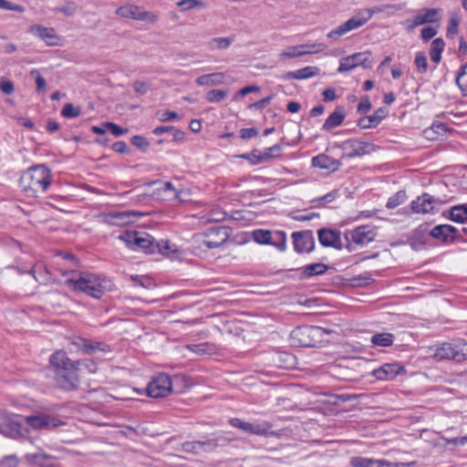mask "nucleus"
Masks as SVG:
<instances>
[{
    "label": "nucleus",
    "mask_w": 467,
    "mask_h": 467,
    "mask_svg": "<svg viewBox=\"0 0 467 467\" xmlns=\"http://www.w3.org/2000/svg\"><path fill=\"white\" fill-rule=\"evenodd\" d=\"M67 276L65 285L76 292L84 293L94 298H100L111 288V284L106 278L89 272L63 271Z\"/></svg>",
    "instance_id": "1"
},
{
    "label": "nucleus",
    "mask_w": 467,
    "mask_h": 467,
    "mask_svg": "<svg viewBox=\"0 0 467 467\" xmlns=\"http://www.w3.org/2000/svg\"><path fill=\"white\" fill-rule=\"evenodd\" d=\"M19 183L27 196L36 197L50 185V171L45 165L32 167L22 174Z\"/></svg>",
    "instance_id": "2"
},
{
    "label": "nucleus",
    "mask_w": 467,
    "mask_h": 467,
    "mask_svg": "<svg viewBox=\"0 0 467 467\" xmlns=\"http://www.w3.org/2000/svg\"><path fill=\"white\" fill-rule=\"evenodd\" d=\"M431 357L436 361H453L462 363L467 360V340L454 338L448 342H442L431 347Z\"/></svg>",
    "instance_id": "3"
},
{
    "label": "nucleus",
    "mask_w": 467,
    "mask_h": 467,
    "mask_svg": "<svg viewBox=\"0 0 467 467\" xmlns=\"http://www.w3.org/2000/svg\"><path fill=\"white\" fill-rule=\"evenodd\" d=\"M119 239L125 242L128 247L136 250L140 249L146 254H152L157 247L161 253L171 249L168 242L154 243L152 236L146 233L125 232L119 235Z\"/></svg>",
    "instance_id": "4"
},
{
    "label": "nucleus",
    "mask_w": 467,
    "mask_h": 467,
    "mask_svg": "<svg viewBox=\"0 0 467 467\" xmlns=\"http://www.w3.org/2000/svg\"><path fill=\"white\" fill-rule=\"evenodd\" d=\"M382 10L383 9L379 7L359 9L345 23L328 32L327 36L329 39L336 41L343 35L361 27L370 20L375 14L381 12Z\"/></svg>",
    "instance_id": "5"
},
{
    "label": "nucleus",
    "mask_w": 467,
    "mask_h": 467,
    "mask_svg": "<svg viewBox=\"0 0 467 467\" xmlns=\"http://www.w3.org/2000/svg\"><path fill=\"white\" fill-rule=\"evenodd\" d=\"M324 333V329L320 327H297L290 333V342L296 348H316L322 343Z\"/></svg>",
    "instance_id": "6"
},
{
    "label": "nucleus",
    "mask_w": 467,
    "mask_h": 467,
    "mask_svg": "<svg viewBox=\"0 0 467 467\" xmlns=\"http://www.w3.org/2000/svg\"><path fill=\"white\" fill-rule=\"evenodd\" d=\"M344 235L347 241V250L353 252L356 245L364 246L373 242L377 237V229L374 226L364 224L346 231Z\"/></svg>",
    "instance_id": "7"
},
{
    "label": "nucleus",
    "mask_w": 467,
    "mask_h": 467,
    "mask_svg": "<svg viewBox=\"0 0 467 467\" xmlns=\"http://www.w3.org/2000/svg\"><path fill=\"white\" fill-rule=\"evenodd\" d=\"M5 427L3 429V434L5 437L18 440V439H29V429L25 421V417L12 414L5 418Z\"/></svg>",
    "instance_id": "8"
},
{
    "label": "nucleus",
    "mask_w": 467,
    "mask_h": 467,
    "mask_svg": "<svg viewBox=\"0 0 467 467\" xmlns=\"http://www.w3.org/2000/svg\"><path fill=\"white\" fill-rule=\"evenodd\" d=\"M231 230L226 226H214L203 233L202 244L209 249L218 248L230 237Z\"/></svg>",
    "instance_id": "9"
},
{
    "label": "nucleus",
    "mask_w": 467,
    "mask_h": 467,
    "mask_svg": "<svg viewBox=\"0 0 467 467\" xmlns=\"http://www.w3.org/2000/svg\"><path fill=\"white\" fill-rule=\"evenodd\" d=\"M172 383L169 375L158 374L147 387V394L151 398H162L171 394Z\"/></svg>",
    "instance_id": "10"
},
{
    "label": "nucleus",
    "mask_w": 467,
    "mask_h": 467,
    "mask_svg": "<svg viewBox=\"0 0 467 467\" xmlns=\"http://www.w3.org/2000/svg\"><path fill=\"white\" fill-rule=\"evenodd\" d=\"M358 66H361L364 68H369L372 67L370 53L359 52L341 58L339 60L337 71L340 73L348 72Z\"/></svg>",
    "instance_id": "11"
},
{
    "label": "nucleus",
    "mask_w": 467,
    "mask_h": 467,
    "mask_svg": "<svg viewBox=\"0 0 467 467\" xmlns=\"http://www.w3.org/2000/svg\"><path fill=\"white\" fill-rule=\"evenodd\" d=\"M291 237L294 250L297 254H309L315 249V238L311 230L294 232Z\"/></svg>",
    "instance_id": "12"
},
{
    "label": "nucleus",
    "mask_w": 467,
    "mask_h": 467,
    "mask_svg": "<svg viewBox=\"0 0 467 467\" xmlns=\"http://www.w3.org/2000/svg\"><path fill=\"white\" fill-rule=\"evenodd\" d=\"M342 149L346 150L344 157L353 159L366 154H369L375 150L374 144L358 140H348L343 142Z\"/></svg>",
    "instance_id": "13"
},
{
    "label": "nucleus",
    "mask_w": 467,
    "mask_h": 467,
    "mask_svg": "<svg viewBox=\"0 0 467 467\" xmlns=\"http://www.w3.org/2000/svg\"><path fill=\"white\" fill-rule=\"evenodd\" d=\"M231 426L234 428H238L244 431L245 433L259 435V436H267L269 434V430L272 425L267 421L261 422H245L238 418H233L229 420Z\"/></svg>",
    "instance_id": "14"
},
{
    "label": "nucleus",
    "mask_w": 467,
    "mask_h": 467,
    "mask_svg": "<svg viewBox=\"0 0 467 467\" xmlns=\"http://www.w3.org/2000/svg\"><path fill=\"white\" fill-rule=\"evenodd\" d=\"M77 368L60 369L55 372V380L57 385L67 391L78 389L79 379L77 374Z\"/></svg>",
    "instance_id": "15"
},
{
    "label": "nucleus",
    "mask_w": 467,
    "mask_h": 467,
    "mask_svg": "<svg viewBox=\"0 0 467 467\" xmlns=\"http://www.w3.org/2000/svg\"><path fill=\"white\" fill-rule=\"evenodd\" d=\"M25 421L26 426L36 431L57 428L64 424L62 420L46 414L26 416L25 417Z\"/></svg>",
    "instance_id": "16"
},
{
    "label": "nucleus",
    "mask_w": 467,
    "mask_h": 467,
    "mask_svg": "<svg viewBox=\"0 0 467 467\" xmlns=\"http://www.w3.org/2000/svg\"><path fill=\"white\" fill-rule=\"evenodd\" d=\"M117 15L121 17L132 18L140 21H148L155 23L157 21V16L141 10L139 6L134 5H126L120 6L116 11Z\"/></svg>",
    "instance_id": "17"
},
{
    "label": "nucleus",
    "mask_w": 467,
    "mask_h": 467,
    "mask_svg": "<svg viewBox=\"0 0 467 467\" xmlns=\"http://www.w3.org/2000/svg\"><path fill=\"white\" fill-rule=\"evenodd\" d=\"M28 32L41 38L49 47L59 45L60 37L52 27L33 25L29 27Z\"/></svg>",
    "instance_id": "18"
},
{
    "label": "nucleus",
    "mask_w": 467,
    "mask_h": 467,
    "mask_svg": "<svg viewBox=\"0 0 467 467\" xmlns=\"http://www.w3.org/2000/svg\"><path fill=\"white\" fill-rule=\"evenodd\" d=\"M441 201L434 198L429 193H423L410 203L411 210L415 213H431L436 204H440Z\"/></svg>",
    "instance_id": "19"
},
{
    "label": "nucleus",
    "mask_w": 467,
    "mask_h": 467,
    "mask_svg": "<svg viewBox=\"0 0 467 467\" xmlns=\"http://www.w3.org/2000/svg\"><path fill=\"white\" fill-rule=\"evenodd\" d=\"M318 241L325 247H334L340 249L341 238L340 233L337 230L322 228L317 231Z\"/></svg>",
    "instance_id": "20"
},
{
    "label": "nucleus",
    "mask_w": 467,
    "mask_h": 467,
    "mask_svg": "<svg viewBox=\"0 0 467 467\" xmlns=\"http://www.w3.org/2000/svg\"><path fill=\"white\" fill-rule=\"evenodd\" d=\"M72 345L88 354L94 353L96 351H101L104 353L111 351L110 346L104 342H93L83 337H78L77 340L72 342Z\"/></svg>",
    "instance_id": "21"
},
{
    "label": "nucleus",
    "mask_w": 467,
    "mask_h": 467,
    "mask_svg": "<svg viewBox=\"0 0 467 467\" xmlns=\"http://www.w3.org/2000/svg\"><path fill=\"white\" fill-rule=\"evenodd\" d=\"M403 368L396 363H386L381 367L374 369L371 372V375L375 377L379 380H392L394 379L401 371Z\"/></svg>",
    "instance_id": "22"
},
{
    "label": "nucleus",
    "mask_w": 467,
    "mask_h": 467,
    "mask_svg": "<svg viewBox=\"0 0 467 467\" xmlns=\"http://www.w3.org/2000/svg\"><path fill=\"white\" fill-rule=\"evenodd\" d=\"M232 441V438L225 436L224 434L218 435L215 438H209L204 441H199L200 444V454L202 452H212L219 446H224Z\"/></svg>",
    "instance_id": "23"
},
{
    "label": "nucleus",
    "mask_w": 467,
    "mask_h": 467,
    "mask_svg": "<svg viewBox=\"0 0 467 467\" xmlns=\"http://www.w3.org/2000/svg\"><path fill=\"white\" fill-rule=\"evenodd\" d=\"M50 365L54 368L55 372L60 369L75 368L76 361L70 360L67 353L63 350L56 351L49 358Z\"/></svg>",
    "instance_id": "24"
},
{
    "label": "nucleus",
    "mask_w": 467,
    "mask_h": 467,
    "mask_svg": "<svg viewBox=\"0 0 467 467\" xmlns=\"http://www.w3.org/2000/svg\"><path fill=\"white\" fill-rule=\"evenodd\" d=\"M456 229L449 224H441L435 226L431 232L430 235L435 239H440L443 242H451L455 238Z\"/></svg>",
    "instance_id": "25"
},
{
    "label": "nucleus",
    "mask_w": 467,
    "mask_h": 467,
    "mask_svg": "<svg viewBox=\"0 0 467 467\" xmlns=\"http://www.w3.org/2000/svg\"><path fill=\"white\" fill-rule=\"evenodd\" d=\"M312 165L323 170L337 171L340 167V162L337 160L330 158L326 154H319L312 158Z\"/></svg>",
    "instance_id": "26"
},
{
    "label": "nucleus",
    "mask_w": 467,
    "mask_h": 467,
    "mask_svg": "<svg viewBox=\"0 0 467 467\" xmlns=\"http://www.w3.org/2000/svg\"><path fill=\"white\" fill-rule=\"evenodd\" d=\"M346 114L344 109L342 107L336 108V109L326 119L325 123L323 124L322 130L329 131L340 126L343 123Z\"/></svg>",
    "instance_id": "27"
},
{
    "label": "nucleus",
    "mask_w": 467,
    "mask_h": 467,
    "mask_svg": "<svg viewBox=\"0 0 467 467\" xmlns=\"http://www.w3.org/2000/svg\"><path fill=\"white\" fill-rule=\"evenodd\" d=\"M448 127L442 122H434L423 130V136L428 140H437L446 135Z\"/></svg>",
    "instance_id": "28"
},
{
    "label": "nucleus",
    "mask_w": 467,
    "mask_h": 467,
    "mask_svg": "<svg viewBox=\"0 0 467 467\" xmlns=\"http://www.w3.org/2000/svg\"><path fill=\"white\" fill-rule=\"evenodd\" d=\"M199 86H218L225 83V75L223 73H212L200 76L196 78Z\"/></svg>",
    "instance_id": "29"
},
{
    "label": "nucleus",
    "mask_w": 467,
    "mask_h": 467,
    "mask_svg": "<svg viewBox=\"0 0 467 467\" xmlns=\"http://www.w3.org/2000/svg\"><path fill=\"white\" fill-rule=\"evenodd\" d=\"M319 69L316 67H306L296 71H289L285 78L288 79H307L318 74Z\"/></svg>",
    "instance_id": "30"
},
{
    "label": "nucleus",
    "mask_w": 467,
    "mask_h": 467,
    "mask_svg": "<svg viewBox=\"0 0 467 467\" xmlns=\"http://www.w3.org/2000/svg\"><path fill=\"white\" fill-rule=\"evenodd\" d=\"M327 265L322 263L310 264L300 268L304 277L309 278L315 275H320L327 272Z\"/></svg>",
    "instance_id": "31"
},
{
    "label": "nucleus",
    "mask_w": 467,
    "mask_h": 467,
    "mask_svg": "<svg viewBox=\"0 0 467 467\" xmlns=\"http://www.w3.org/2000/svg\"><path fill=\"white\" fill-rule=\"evenodd\" d=\"M25 459L32 464H36L41 467H49L48 461L52 459V456L43 453V452H36V453H26L25 455Z\"/></svg>",
    "instance_id": "32"
},
{
    "label": "nucleus",
    "mask_w": 467,
    "mask_h": 467,
    "mask_svg": "<svg viewBox=\"0 0 467 467\" xmlns=\"http://www.w3.org/2000/svg\"><path fill=\"white\" fill-rule=\"evenodd\" d=\"M445 43L441 38H436L431 42L430 49L431 59L436 64L441 62V53L444 50Z\"/></svg>",
    "instance_id": "33"
},
{
    "label": "nucleus",
    "mask_w": 467,
    "mask_h": 467,
    "mask_svg": "<svg viewBox=\"0 0 467 467\" xmlns=\"http://www.w3.org/2000/svg\"><path fill=\"white\" fill-rule=\"evenodd\" d=\"M451 219L456 223L467 222V203L459 204L451 208Z\"/></svg>",
    "instance_id": "34"
},
{
    "label": "nucleus",
    "mask_w": 467,
    "mask_h": 467,
    "mask_svg": "<svg viewBox=\"0 0 467 467\" xmlns=\"http://www.w3.org/2000/svg\"><path fill=\"white\" fill-rule=\"evenodd\" d=\"M130 214L127 212L110 213L106 214V222L110 224H126L130 223Z\"/></svg>",
    "instance_id": "35"
},
{
    "label": "nucleus",
    "mask_w": 467,
    "mask_h": 467,
    "mask_svg": "<svg viewBox=\"0 0 467 467\" xmlns=\"http://www.w3.org/2000/svg\"><path fill=\"white\" fill-rule=\"evenodd\" d=\"M250 156L256 157L255 161H252L253 164H259L270 159L276 158L275 154H273V152L268 151V148H266L263 152L254 150L251 153L244 154L242 157L244 159H250Z\"/></svg>",
    "instance_id": "36"
},
{
    "label": "nucleus",
    "mask_w": 467,
    "mask_h": 467,
    "mask_svg": "<svg viewBox=\"0 0 467 467\" xmlns=\"http://www.w3.org/2000/svg\"><path fill=\"white\" fill-rule=\"evenodd\" d=\"M272 232L270 230L256 229L252 232L253 240L259 244H269L272 243Z\"/></svg>",
    "instance_id": "37"
},
{
    "label": "nucleus",
    "mask_w": 467,
    "mask_h": 467,
    "mask_svg": "<svg viewBox=\"0 0 467 467\" xmlns=\"http://www.w3.org/2000/svg\"><path fill=\"white\" fill-rule=\"evenodd\" d=\"M394 341V336L391 333H379L371 337V343L379 347H389Z\"/></svg>",
    "instance_id": "38"
},
{
    "label": "nucleus",
    "mask_w": 467,
    "mask_h": 467,
    "mask_svg": "<svg viewBox=\"0 0 467 467\" xmlns=\"http://www.w3.org/2000/svg\"><path fill=\"white\" fill-rule=\"evenodd\" d=\"M270 245L275 246L281 252H285L286 250V234L284 231L274 232Z\"/></svg>",
    "instance_id": "39"
},
{
    "label": "nucleus",
    "mask_w": 467,
    "mask_h": 467,
    "mask_svg": "<svg viewBox=\"0 0 467 467\" xmlns=\"http://www.w3.org/2000/svg\"><path fill=\"white\" fill-rule=\"evenodd\" d=\"M441 9L440 8H431L424 9L420 13L424 21V24L435 23L441 19Z\"/></svg>",
    "instance_id": "40"
},
{
    "label": "nucleus",
    "mask_w": 467,
    "mask_h": 467,
    "mask_svg": "<svg viewBox=\"0 0 467 467\" xmlns=\"http://www.w3.org/2000/svg\"><path fill=\"white\" fill-rule=\"evenodd\" d=\"M327 46L324 43H313V44H303L300 45L303 56L317 54L326 50Z\"/></svg>",
    "instance_id": "41"
},
{
    "label": "nucleus",
    "mask_w": 467,
    "mask_h": 467,
    "mask_svg": "<svg viewBox=\"0 0 467 467\" xmlns=\"http://www.w3.org/2000/svg\"><path fill=\"white\" fill-rule=\"evenodd\" d=\"M407 200V194L405 191H399L393 196L389 197L386 207L389 209H394L399 205L404 203Z\"/></svg>",
    "instance_id": "42"
},
{
    "label": "nucleus",
    "mask_w": 467,
    "mask_h": 467,
    "mask_svg": "<svg viewBox=\"0 0 467 467\" xmlns=\"http://www.w3.org/2000/svg\"><path fill=\"white\" fill-rule=\"evenodd\" d=\"M456 84L462 92L467 96V63L462 67L461 71L456 77Z\"/></svg>",
    "instance_id": "43"
},
{
    "label": "nucleus",
    "mask_w": 467,
    "mask_h": 467,
    "mask_svg": "<svg viewBox=\"0 0 467 467\" xmlns=\"http://www.w3.org/2000/svg\"><path fill=\"white\" fill-rule=\"evenodd\" d=\"M227 97V92L222 89H212L205 95L206 99L211 103H219Z\"/></svg>",
    "instance_id": "44"
},
{
    "label": "nucleus",
    "mask_w": 467,
    "mask_h": 467,
    "mask_svg": "<svg viewBox=\"0 0 467 467\" xmlns=\"http://www.w3.org/2000/svg\"><path fill=\"white\" fill-rule=\"evenodd\" d=\"M389 109L385 107L379 108L372 115L368 116L371 125L376 128L387 116Z\"/></svg>",
    "instance_id": "45"
},
{
    "label": "nucleus",
    "mask_w": 467,
    "mask_h": 467,
    "mask_svg": "<svg viewBox=\"0 0 467 467\" xmlns=\"http://www.w3.org/2000/svg\"><path fill=\"white\" fill-rule=\"evenodd\" d=\"M415 66L417 67V70L420 74H424L428 70V61L427 57L422 52L416 53L415 60H414Z\"/></svg>",
    "instance_id": "46"
},
{
    "label": "nucleus",
    "mask_w": 467,
    "mask_h": 467,
    "mask_svg": "<svg viewBox=\"0 0 467 467\" xmlns=\"http://www.w3.org/2000/svg\"><path fill=\"white\" fill-rule=\"evenodd\" d=\"M78 5L74 2H67L62 6L53 8L55 13H62L66 16H72L77 11Z\"/></svg>",
    "instance_id": "47"
},
{
    "label": "nucleus",
    "mask_w": 467,
    "mask_h": 467,
    "mask_svg": "<svg viewBox=\"0 0 467 467\" xmlns=\"http://www.w3.org/2000/svg\"><path fill=\"white\" fill-rule=\"evenodd\" d=\"M75 364L78 370L87 369L89 373H96L98 370L97 364L90 359L78 360Z\"/></svg>",
    "instance_id": "48"
},
{
    "label": "nucleus",
    "mask_w": 467,
    "mask_h": 467,
    "mask_svg": "<svg viewBox=\"0 0 467 467\" xmlns=\"http://www.w3.org/2000/svg\"><path fill=\"white\" fill-rule=\"evenodd\" d=\"M80 113L81 109L78 107H74L71 103L66 104L61 110V115L67 119L77 118Z\"/></svg>",
    "instance_id": "49"
},
{
    "label": "nucleus",
    "mask_w": 467,
    "mask_h": 467,
    "mask_svg": "<svg viewBox=\"0 0 467 467\" xmlns=\"http://www.w3.org/2000/svg\"><path fill=\"white\" fill-rule=\"evenodd\" d=\"M20 460L16 454H9L4 456L0 460V467H18Z\"/></svg>",
    "instance_id": "50"
},
{
    "label": "nucleus",
    "mask_w": 467,
    "mask_h": 467,
    "mask_svg": "<svg viewBox=\"0 0 467 467\" xmlns=\"http://www.w3.org/2000/svg\"><path fill=\"white\" fill-rule=\"evenodd\" d=\"M182 451L194 455L200 454L199 441H186L182 444Z\"/></svg>",
    "instance_id": "51"
},
{
    "label": "nucleus",
    "mask_w": 467,
    "mask_h": 467,
    "mask_svg": "<svg viewBox=\"0 0 467 467\" xmlns=\"http://www.w3.org/2000/svg\"><path fill=\"white\" fill-rule=\"evenodd\" d=\"M460 24V18L456 15H452L450 17L449 25L447 27V36L453 37L458 33V26Z\"/></svg>",
    "instance_id": "52"
},
{
    "label": "nucleus",
    "mask_w": 467,
    "mask_h": 467,
    "mask_svg": "<svg viewBox=\"0 0 467 467\" xmlns=\"http://www.w3.org/2000/svg\"><path fill=\"white\" fill-rule=\"evenodd\" d=\"M302 56H303V53L300 48V45L288 47L285 50H284L280 54L281 57H287V58H294V57H302Z\"/></svg>",
    "instance_id": "53"
},
{
    "label": "nucleus",
    "mask_w": 467,
    "mask_h": 467,
    "mask_svg": "<svg viewBox=\"0 0 467 467\" xmlns=\"http://www.w3.org/2000/svg\"><path fill=\"white\" fill-rule=\"evenodd\" d=\"M30 75L32 77H35L37 90L45 91L47 88V82H46V79L39 74L38 70L33 69L30 72Z\"/></svg>",
    "instance_id": "54"
},
{
    "label": "nucleus",
    "mask_w": 467,
    "mask_h": 467,
    "mask_svg": "<svg viewBox=\"0 0 467 467\" xmlns=\"http://www.w3.org/2000/svg\"><path fill=\"white\" fill-rule=\"evenodd\" d=\"M0 89L4 94L10 95L15 90L14 83L5 78H2L0 79Z\"/></svg>",
    "instance_id": "55"
},
{
    "label": "nucleus",
    "mask_w": 467,
    "mask_h": 467,
    "mask_svg": "<svg viewBox=\"0 0 467 467\" xmlns=\"http://www.w3.org/2000/svg\"><path fill=\"white\" fill-rule=\"evenodd\" d=\"M131 143L133 146L141 150H146L150 145L144 137L139 135L133 136L131 138Z\"/></svg>",
    "instance_id": "56"
},
{
    "label": "nucleus",
    "mask_w": 467,
    "mask_h": 467,
    "mask_svg": "<svg viewBox=\"0 0 467 467\" xmlns=\"http://www.w3.org/2000/svg\"><path fill=\"white\" fill-rule=\"evenodd\" d=\"M105 127L113 134L115 137H119L123 134H126L128 132L127 129H122L119 125L113 123V122H107L105 123Z\"/></svg>",
    "instance_id": "57"
},
{
    "label": "nucleus",
    "mask_w": 467,
    "mask_h": 467,
    "mask_svg": "<svg viewBox=\"0 0 467 467\" xmlns=\"http://www.w3.org/2000/svg\"><path fill=\"white\" fill-rule=\"evenodd\" d=\"M371 458L356 456L350 459V465L352 467H368Z\"/></svg>",
    "instance_id": "58"
},
{
    "label": "nucleus",
    "mask_w": 467,
    "mask_h": 467,
    "mask_svg": "<svg viewBox=\"0 0 467 467\" xmlns=\"http://www.w3.org/2000/svg\"><path fill=\"white\" fill-rule=\"evenodd\" d=\"M233 39L229 37H215L213 38L211 43L216 44V47L219 49H225L230 47Z\"/></svg>",
    "instance_id": "59"
},
{
    "label": "nucleus",
    "mask_w": 467,
    "mask_h": 467,
    "mask_svg": "<svg viewBox=\"0 0 467 467\" xmlns=\"http://www.w3.org/2000/svg\"><path fill=\"white\" fill-rule=\"evenodd\" d=\"M177 5L182 10H190V9H193L197 6H201L202 3L198 0H182V1L178 2Z\"/></svg>",
    "instance_id": "60"
},
{
    "label": "nucleus",
    "mask_w": 467,
    "mask_h": 467,
    "mask_svg": "<svg viewBox=\"0 0 467 467\" xmlns=\"http://www.w3.org/2000/svg\"><path fill=\"white\" fill-rule=\"evenodd\" d=\"M179 116L174 111L163 110L158 112V119L160 121L165 122L178 119Z\"/></svg>",
    "instance_id": "61"
},
{
    "label": "nucleus",
    "mask_w": 467,
    "mask_h": 467,
    "mask_svg": "<svg viewBox=\"0 0 467 467\" xmlns=\"http://www.w3.org/2000/svg\"><path fill=\"white\" fill-rule=\"evenodd\" d=\"M446 444H453V445H461L463 446L467 443V435L462 437H456V438H447L442 436L441 438Z\"/></svg>",
    "instance_id": "62"
},
{
    "label": "nucleus",
    "mask_w": 467,
    "mask_h": 467,
    "mask_svg": "<svg viewBox=\"0 0 467 467\" xmlns=\"http://www.w3.org/2000/svg\"><path fill=\"white\" fill-rule=\"evenodd\" d=\"M240 137L243 140H249L258 135V130L255 128H244L239 131Z\"/></svg>",
    "instance_id": "63"
},
{
    "label": "nucleus",
    "mask_w": 467,
    "mask_h": 467,
    "mask_svg": "<svg viewBox=\"0 0 467 467\" xmlns=\"http://www.w3.org/2000/svg\"><path fill=\"white\" fill-rule=\"evenodd\" d=\"M437 35V29L432 26H426L421 29V38L424 41H429Z\"/></svg>",
    "instance_id": "64"
}]
</instances>
